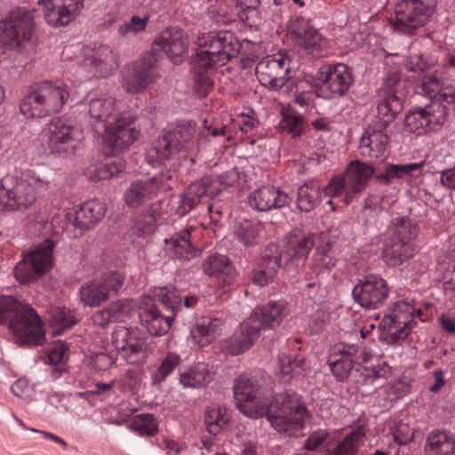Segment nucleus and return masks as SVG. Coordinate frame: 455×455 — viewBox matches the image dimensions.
Listing matches in <instances>:
<instances>
[{"instance_id":"12","label":"nucleus","mask_w":455,"mask_h":455,"mask_svg":"<svg viewBox=\"0 0 455 455\" xmlns=\"http://www.w3.org/2000/svg\"><path fill=\"white\" fill-rule=\"evenodd\" d=\"M233 392L241 413L251 419L262 418L264 410L261 404L267 397V390L257 377L249 373L241 374L234 382Z\"/></svg>"},{"instance_id":"40","label":"nucleus","mask_w":455,"mask_h":455,"mask_svg":"<svg viewBox=\"0 0 455 455\" xmlns=\"http://www.w3.org/2000/svg\"><path fill=\"white\" fill-rule=\"evenodd\" d=\"M377 117L379 122L377 123L382 127L389 125L403 109V100L401 96H385L377 95Z\"/></svg>"},{"instance_id":"41","label":"nucleus","mask_w":455,"mask_h":455,"mask_svg":"<svg viewBox=\"0 0 455 455\" xmlns=\"http://www.w3.org/2000/svg\"><path fill=\"white\" fill-rule=\"evenodd\" d=\"M294 103L305 111L310 110L318 96V87L310 78L294 79Z\"/></svg>"},{"instance_id":"3","label":"nucleus","mask_w":455,"mask_h":455,"mask_svg":"<svg viewBox=\"0 0 455 455\" xmlns=\"http://www.w3.org/2000/svg\"><path fill=\"white\" fill-rule=\"evenodd\" d=\"M0 324H6L17 343L39 346L45 340L37 312L12 296L0 297Z\"/></svg>"},{"instance_id":"30","label":"nucleus","mask_w":455,"mask_h":455,"mask_svg":"<svg viewBox=\"0 0 455 455\" xmlns=\"http://www.w3.org/2000/svg\"><path fill=\"white\" fill-rule=\"evenodd\" d=\"M188 45V38L181 29L169 28L163 30L154 40L152 48L155 52H164L168 58L177 63L187 52Z\"/></svg>"},{"instance_id":"4","label":"nucleus","mask_w":455,"mask_h":455,"mask_svg":"<svg viewBox=\"0 0 455 455\" xmlns=\"http://www.w3.org/2000/svg\"><path fill=\"white\" fill-rule=\"evenodd\" d=\"M261 408L262 417L266 416L277 432L287 435L300 430L310 416L300 395L291 388L275 393L271 399L267 395Z\"/></svg>"},{"instance_id":"61","label":"nucleus","mask_w":455,"mask_h":455,"mask_svg":"<svg viewBox=\"0 0 455 455\" xmlns=\"http://www.w3.org/2000/svg\"><path fill=\"white\" fill-rule=\"evenodd\" d=\"M212 188L218 195L223 189L233 186L238 180V172L235 170L228 171L221 175H209Z\"/></svg>"},{"instance_id":"63","label":"nucleus","mask_w":455,"mask_h":455,"mask_svg":"<svg viewBox=\"0 0 455 455\" xmlns=\"http://www.w3.org/2000/svg\"><path fill=\"white\" fill-rule=\"evenodd\" d=\"M148 20V16L142 18L132 16L129 21L119 26L117 29L118 35L125 37L131 34L135 35L141 32L146 28Z\"/></svg>"},{"instance_id":"25","label":"nucleus","mask_w":455,"mask_h":455,"mask_svg":"<svg viewBox=\"0 0 455 455\" xmlns=\"http://www.w3.org/2000/svg\"><path fill=\"white\" fill-rule=\"evenodd\" d=\"M414 311L412 304L398 300L392 305L391 313L384 316L382 324L384 328H387L394 339H404L414 324Z\"/></svg>"},{"instance_id":"42","label":"nucleus","mask_w":455,"mask_h":455,"mask_svg":"<svg viewBox=\"0 0 455 455\" xmlns=\"http://www.w3.org/2000/svg\"><path fill=\"white\" fill-rule=\"evenodd\" d=\"M211 381L207 365L198 363L186 371H180V383L185 388H200Z\"/></svg>"},{"instance_id":"55","label":"nucleus","mask_w":455,"mask_h":455,"mask_svg":"<svg viewBox=\"0 0 455 455\" xmlns=\"http://www.w3.org/2000/svg\"><path fill=\"white\" fill-rule=\"evenodd\" d=\"M304 363V358L299 355L282 354L279 356L280 372L283 374V380L289 381L293 374H299Z\"/></svg>"},{"instance_id":"21","label":"nucleus","mask_w":455,"mask_h":455,"mask_svg":"<svg viewBox=\"0 0 455 455\" xmlns=\"http://www.w3.org/2000/svg\"><path fill=\"white\" fill-rule=\"evenodd\" d=\"M112 343L118 355L128 363L140 364L146 362V341L137 329L116 328L112 333Z\"/></svg>"},{"instance_id":"37","label":"nucleus","mask_w":455,"mask_h":455,"mask_svg":"<svg viewBox=\"0 0 455 455\" xmlns=\"http://www.w3.org/2000/svg\"><path fill=\"white\" fill-rule=\"evenodd\" d=\"M315 245V236L313 234H307L300 238L291 240L284 256L287 257L286 266L291 265L298 267L303 266L305 261Z\"/></svg>"},{"instance_id":"8","label":"nucleus","mask_w":455,"mask_h":455,"mask_svg":"<svg viewBox=\"0 0 455 455\" xmlns=\"http://www.w3.org/2000/svg\"><path fill=\"white\" fill-rule=\"evenodd\" d=\"M69 98L62 81H44L35 85L22 99L20 110L27 118H40L58 113Z\"/></svg>"},{"instance_id":"7","label":"nucleus","mask_w":455,"mask_h":455,"mask_svg":"<svg viewBox=\"0 0 455 455\" xmlns=\"http://www.w3.org/2000/svg\"><path fill=\"white\" fill-rule=\"evenodd\" d=\"M417 235V224L408 216H394L381 235L382 253L391 267L402 265L414 255L412 239Z\"/></svg>"},{"instance_id":"13","label":"nucleus","mask_w":455,"mask_h":455,"mask_svg":"<svg viewBox=\"0 0 455 455\" xmlns=\"http://www.w3.org/2000/svg\"><path fill=\"white\" fill-rule=\"evenodd\" d=\"M83 131L60 118L52 120L48 127V148L58 158H70L82 148Z\"/></svg>"},{"instance_id":"54","label":"nucleus","mask_w":455,"mask_h":455,"mask_svg":"<svg viewBox=\"0 0 455 455\" xmlns=\"http://www.w3.org/2000/svg\"><path fill=\"white\" fill-rule=\"evenodd\" d=\"M50 321L56 334H60L62 331L70 329L76 323L71 311L66 307H56L53 309Z\"/></svg>"},{"instance_id":"10","label":"nucleus","mask_w":455,"mask_h":455,"mask_svg":"<svg viewBox=\"0 0 455 455\" xmlns=\"http://www.w3.org/2000/svg\"><path fill=\"white\" fill-rule=\"evenodd\" d=\"M196 132V124L194 121H182L164 129L148 156L161 163L176 157L180 153H188L194 148Z\"/></svg>"},{"instance_id":"43","label":"nucleus","mask_w":455,"mask_h":455,"mask_svg":"<svg viewBox=\"0 0 455 455\" xmlns=\"http://www.w3.org/2000/svg\"><path fill=\"white\" fill-rule=\"evenodd\" d=\"M454 104L447 103L443 100H432L429 104L422 108L430 131H436L445 124Z\"/></svg>"},{"instance_id":"28","label":"nucleus","mask_w":455,"mask_h":455,"mask_svg":"<svg viewBox=\"0 0 455 455\" xmlns=\"http://www.w3.org/2000/svg\"><path fill=\"white\" fill-rule=\"evenodd\" d=\"M386 127L378 124L368 125L363 131L358 146V154L366 159L373 160L382 157L389 144Z\"/></svg>"},{"instance_id":"19","label":"nucleus","mask_w":455,"mask_h":455,"mask_svg":"<svg viewBox=\"0 0 455 455\" xmlns=\"http://www.w3.org/2000/svg\"><path fill=\"white\" fill-rule=\"evenodd\" d=\"M290 60L287 56L278 54L262 59L256 67L259 81L274 90L283 87L291 90L294 79L291 76Z\"/></svg>"},{"instance_id":"36","label":"nucleus","mask_w":455,"mask_h":455,"mask_svg":"<svg viewBox=\"0 0 455 455\" xmlns=\"http://www.w3.org/2000/svg\"><path fill=\"white\" fill-rule=\"evenodd\" d=\"M423 165L424 162L404 164H388L385 165L383 172L376 170L373 177L378 184L387 186L392 184L395 180H401L408 176H412L416 172L419 173Z\"/></svg>"},{"instance_id":"64","label":"nucleus","mask_w":455,"mask_h":455,"mask_svg":"<svg viewBox=\"0 0 455 455\" xmlns=\"http://www.w3.org/2000/svg\"><path fill=\"white\" fill-rule=\"evenodd\" d=\"M400 86L401 81L398 73L392 72L383 79L381 85L377 89V95L400 96L398 94Z\"/></svg>"},{"instance_id":"6","label":"nucleus","mask_w":455,"mask_h":455,"mask_svg":"<svg viewBox=\"0 0 455 455\" xmlns=\"http://www.w3.org/2000/svg\"><path fill=\"white\" fill-rule=\"evenodd\" d=\"M283 310L284 306L280 301H270L256 307L227 340V352L237 355L248 350L259 338L261 330L272 329L281 323Z\"/></svg>"},{"instance_id":"27","label":"nucleus","mask_w":455,"mask_h":455,"mask_svg":"<svg viewBox=\"0 0 455 455\" xmlns=\"http://www.w3.org/2000/svg\"><path fill=\"white\" fill-rule=\"evenodd\" d=\"M292 197L280 188L263 185L253 190L248 196L250 206L259 212H269L289 205Z\"/></svg>"},{"instance_id":"56","label":"nucleus","mask_w":455,"mask_h":455,"mask_svg":"<svg viewBox=\"0 0 455 455\" xmlns=\"http://www.w3.org/2000/svg\"><path fill=\"white\" fill-rule=\"evenodd\" d=\"M129 427L131 429L137 431L140 435L152 436L157 432V426L154 416L149 413H142L136 416Z\"/></svg>"},{"instance_id":"26","label":"nucleus","mask_w":455,"mask_h":455,"mask_svg":"<svg viewBox=\"0 0 455 455\" xmlns=\"http://www.w3.org/2000/svg\"><path fill=\"white\" fill-rule=\"evenodd\" d=\"M291 33L299 47L314 57L324 52L327 41L309 21L299 19L291 28Z\"/></svg>"},{"instance_id":"45","label":"nucleus","mask_w":455,"mask_h":455,"mask_svg":"<svg viewBox=\"0 0 455 455\" xmlns=\"http://www.w3.org/2000/svg\"><path fill=\"white\" fill-rule=\"evenodd\" d=\"M181 363V357L175 352H168L160 358L151 373L152 385L160 386Z\"/></svg>"},{"instance_id":"52","label":"nucleus","mask_w":455,"mask_h":455,"mask_svg":"<svg viewBox=\"0 0 455 455\" xmlns=\"http://www.w3.org/2000/svg\"><path fill=\"white\" fill-rule=\"evenodd\" d=\"M261 228L260 225L251 222H242L235 230L236 239L244 246H253L258 243Z\"/></svg>"},{"instance_id":"29","label":"nucleus","mask_w":455,"mask_h":455,"mask_svg":"<svg viewBox=\"0 0 455 455\" xmlns=\"http://www.w3.org/2000/svg\"><path fill=\"white\" fill-rule=\"evenodd\" d=\"M106 211L103 202L98 199L87 201L67 213V226L72 225L82 231L90 229L103 219Z\"/></svg>"},{"instance_id":"14","label":"nucleus","mask_w":455,"mask_h":455,"mask_svg":"<svg viewBox=\"0 0 455 455\" xmlns=\"http://www.w3.org/2000/svg\"><path fill=\"white\" fill-rule=\"evenodd\" d=\"M390 293L387 281L379 274L359 277L351 292L353 301L366 310H377L387 302Z\"/></svg>"},{"instance_id":"58","label":"nucleus","mask_w":455,"mask_h":455,"mask_svg":"<svg viewBox=\"0 0 455 455\" xmlns=\"http://www.w3.org/2000/svg\"><path fill=\"white\" fill-rule=\"evenodd\" d=\"M68 347L60 340L53 342L45 348L42 360L45 364L56 365L65 361Z\"/></svg>"},{"instance_id":"46","label":"nucleus","mask_w":455,"mask_h":455,"mask_svg":"<svg viewBox=\"0 0 455 455\" xmlns=\"http://www.w3.org/2000/svg\"><path fill=\"white\" fill-rule=\"evenodd\" d=\"M218 331L217 321H212L209 317L199 319L196 325L191 329L190 334L194 341L200 347L207 346L215 339Z\"/></svg>"},{"instance_id":"38","label":"nucleus","mask_w":455,"mask_h":455,"mask_svg":"<svg viewBox=\"0 0 455 455\" xmlns=\"http://www.w3.org/2000/svg\"><path fill=\"white\" fill-rule=\"evenodd\" d=\"M425 455H455V437L452 434L432 431L426 441Z\"/></svg>"},{"instance_id":"50","label":"nucleus","mask_w":455,"mask_h":455,"mask_svg":"<svg viewBox=\"0 0 455 455\" xmlns=\"http://www.w3.org/2000/svg\"><path fill=\"white\" fill-rule=\"evenodd\" d=\"M4 148L3 156L10 163L16 164L24 160V150L20 142L9 134H0V149Z\"/></svg>"},{"instance_id":"9","label":"nucleus","mask_w":455,"mask_h":455,"mask_svg":"<svg viewBox=\"0 0 455 455\" xmlns=\"http://www.w3.org/2000/svg\"><path fill=\"white\" fill-rule=\"evenodd\" d=\"M155 296L170 314L164 315L155 305H145L140 307V318L142 326L152 336L165 334L171 328L175 318H179L181 298L173 286L159 287L155 291Z\"/></svg>"},{"instance_id":"33","label":"nucleus","mask_w":455,"mask_h":455,"mask_svg":"<svg viewBox=\"0 0 455 455\" xmlns=\"http://www.w3.org/2000/svg\"><path fill=\"white\" fill-rule=\"evenodd\" d=\"M216 192L212 188L211 180L208 176L191 183L180 196V204L176 212L184 216L197 206L204 196H215Z\"/></svg>"},{"instance_id":"2","label":"nucleus","mask_w":455,"mask_h":455,"mask_svg":"<svg viewBox=\"0 0 455 455\" xmlns=\"http://www.w3.org/2000/svg\"><path fill=\"white\" fill-rule=\"evenodd\" d=\"M197 45V51L190 61V69L197 86L207 90L212 86L210 73L236 56L240 44L234 33L220 30L200 35Z\"/></svg>"},{"instance_id":"51","label":"nucleus","mask_w":455,"mask_h":455,"mask_svg":"<svg viewBox=\"0 0 455 455\" xmlns=\"http://www.w3.org/2000/svg\"><path fill=\"white\" fill-rule=\"evenodd\" d=\"M323 197L328 198L326 204L331 206V210L334 212L336 206L332 201L333 198H339L342 203V197L347 195V186L343 176H335L331 179L327 185L321 188Z\"/></svg>"},{"instance_id":"18","label":"nucleus","mask_w":455,"mask_h":455,"mask_svg":"<svg viewBox=\"0 0 455 455\" xmlns=\"http://www.w3.org/2000/svg\"><path fill=\"white\" fill-rule=\"evenodd\" d=\"M124 276L119 272H110L84 283L79 289L81 302L88 307H99L123 287Z\"/></svg>"},{"instance_id":"35","label":"nucleus","mask_w":455,"mask_h":455,"mask_svg":"<svg viewBox=\"0 0 455 455\" xmlns=\"http://www.w3.org/2000/svg\"><path fill=\"white\" fill-rule=\"evenodd\" d=\"M193 228L182 229L175 233L171 238L164 240L171 245L172 256L180 260H190L200 254V251L194 247L190 242Z\"/></svg>"},{"instance_id":"47","label":"nucleus","mask_w":455,"mask_h":455,"mask_svg":"<svg viewBox=\"0 0 455 455\" xmlns=\"http://www.w3.org/2000/svg\"><path fill=\"white\" fill-rule=\"evenodd\" d=\"M365 436L364 427H357L339 443L330 455H355Z\"/></svg>"},{"instance_id":"22","label":"nucleus","mask_w":455,"mask_h":455,"mask_svg":"<svg viewBox=\"0 0 455 455\" xmlns=\"http://www.w3.org/2000/svg\"><path fill=\"white\" fill-rule=\"evenodd\" d=\"M84 0H38L45 21L52 27L66 26L80 13Z\"/></svg>"},{"instance_id":"49","label":"nucleus","mask_w":455,"mask_h":455,"mask_svg":"<svg viewBox=\"0 0 455 455\" xmlns=\"http://www.w3.org/2000/svg\"><path fill=\"white\" fill-rule=\"evenodd\" d=\"M228 423L226 410L221 407H212L206 410L204 424L206 430L212 435H219Z\"/></svg>"},{"instance_id":"15","label":"nucleus","mask_w":455,"mask_h":455,"mask_svg":"<svg viewBox=\"0 0 455 455\" xmlns=\"http://www.w3.org/2000/svg\"><path fill=\"white\" fill-rule=\"evenodd\" d=\"M35 30L33 10L17 7L0 21V41L18 47L22 42L31 41Z\"/></svg>"},{"instance_id":"44","label":"nucleus","mask_w":455,"mask_h":455,"mask_svg":"<svg viewBox=\"0 0 455 455\" xmlns=\"http://www.w3.org/2000/svg\"><path fill=\"white\" fill-rule=\"evenodd\" d=\"M323 200L321 188L313 182H305L298 189L297 205L304 212H309Z\"/></svg>"},{"instance_id":"53","label":"nucleus","mask_w":455,"mask_h":455,"mask_svg":"<svg viewBox=\"0 0 455 455\" xmlns=\"http://www.w3.org/2000/svg\"><path fill=\"white\" fill-rule=\"evenodd\" d=\"M404 124L409 132L417 135L431 132L422 108H415L408 113Z\"/></svg>"},{"instance_id":"31","label":"nucleus","mask_w":455,"mask_h":455,"mask_svg":"<svg viewBox=\"0 0 455 455\" xmlns=\"http://www.w3.org/2000/svg\"><path fill=\"white\" fill-rule=\"evenodd\" d=\"M416 92L431 100H443L447 103H455V86L437 71L423 76L416 86Z\"/></svg>"},{"instance_id":"57","label":"nucleus","mask_w":455,"mask_h":455,"mask_svg":"<svg viewBox=\"0 0 455 455\" xmlns=\"http://www.w3.org/2000/svg\"><path fill=\"white\" fill-rule=\"evenodd\" d=\"M280 127L283 132L295 139L301 136L304 132V119L302 116L299 114H286L280 122Z\"/></svg>"},{"instance_id":"1","label":"nucleus","mask_w":455,"mask_h":455,"mask_svg":"<svg viewBox=\"0 0 455 455\" xmlns=\"http://www.w3.org/2000/svg\"><path fill=\"white\" fill-rule=\"evenodd\" d=\"M88 113L93 131L102 134L107 154L115 155L128 148L137 140L139 132L131 128V116L120 114L113 98H93L89 102Z\"/></svg>"},{"instance_id":"5","label":"nucleus","mask_w":455,"mask_h":455,"mask_svg":"<svg viewBox=\"0 0 455 455\" xmlns=\"http://www.w3.org/2000/svg\"><path fill=\"white\" fill-rule=\"evenodd\" d=\"M51 180L34 170H25L20 177L6 175L0 178V211H21L30 207L45 193Z\"/></svg>"},{"instance_id":"11","label":"nucleus","mask_w":455,"mask_h":455,"mask_svg":"<svg viewBox=\"0 0 455 455\" xmlns=\"http://www.w3.org/2000/svg\"><path fill=\"white\" fill-rule=\"evenodd\" d=\"M316 80L321 83L318 96L329 100L345 96L355 82L352 68L341 62L320 66L316 71Z\"/></svg>"},{"instance_id":"16","label":"nucleus","mask_w":455,"mask_h":455,"mask_svg":"<svg viewBox=\"0 0 455 455\" xmlns=\"http://www.w3.org/2000/svg\"><path fill=\"white\" fill-rule=\"evenodd\" d=\"M54 243L46 239L40 246L24 255L14 267V275L20 283H32L42 276L52 266Z\"/></svg>"},{"instance_id":"32","label":"nucleus","mask_w":455,"mask_h":455,"mask_svg":"<svg viewBox=\"0 0 455 455\" xmlns=\"http://www.w3.org/2000/svg\"><path fill=\"white\" fill-rule=\"evenodd\" d=\"M356 350L355 345L337 344L328 356L327 363L337 381L347 380L354 366Z\"/></svg>"},{"instance_id":"59","label":"nucleus","mask_w":455,"mask_h":455,"mask_svg":"<svg viewBox=\"0 0 455 455\" xmlns=\"http://www.w3.org/2000/svg\"><path fill=\"white\" fill-rule=\"evenodd\" d=\"M279 269L259 262L258 267L251 272V280L257 286H266L273 282Z\"/></svg>"},{"instance_id":"20","label":"nucleus","mask_w":455,"mask_h":455,"mask_svg":"<svg viewBox=\"0 0 455 455\" xmlns=\"http://www.w3.org/2000/svg\"><path fill=\"white\" fill-rule=\"evenodd\" d=\"M116 66L117 62L110 46L95 43L92 48L86 50L80 63L81 80L107 76Z\"/></svg>"},{"instance_id":"39","label":"nucleus","mask_w":455,"mask_h":455,"mask_svg":"<svg viewBox=\"0 0 455 455\" xmlns=\"http://www.w3.org/2000/svg\"><path fill=\"white\" fill-rule=\"evenodd\" d=\"M154 189L148 180L132 182L124 195L125 204L130 208H138L156 196Z\"/></svg>"},{"instance_id":"48","label":"nucleus","mask_w":455,"mask_h":455,"mask_svg":"<svg viewBox=\"0 0 455 455\" xmlns=\"http://www.w3.org/2000/svg\"><path fill=\"white\" fill-rule=\"evenodd\" d=\"M336 262L328 244L319 246L312 257V270L316 275L329 274L335 267Z\"/></svg>"},{"instance_id":"62","label":"nucleus","mask_w":455,"mask_h":455,"mask_svg":"<svg viewBox=\"0 0 455 455\" xmlns=\"http://www.w3.org/2000/svg\"><path fill=\"white\" fill-rule=\"evenodd\" d=\"M156 230V220L152 215H141L135 219L132 233L139 237H146Z\"/></svg>"},{"instance_id":"23","label":"nucleus","mask_w":455,"mask_h":455,"mask_svg":"<svg viewBox=\"0 0 455 455\" xmlns=\"http://www.w3.org/2000/svg\"><path fill=\"white\" fill-rule=\"evenodd\" d=\"M375 172L376 169L367 163L359 160L350 162L343 175L347 191V195L342 197V203L349 204L358 198Z\"/></svg>"},{"instance_id":"24","label":"nucleus","mask_w":455,"mask_h":455,"mask_svg":"<svg viewBox=\"0 0 455 455\" xmlns=\"http://www.w3.org/2000/svg\"><path fill=\"white\" fill-rule=\"evenodd\" d=\"M157 61L154 52L146 53L135 61L124 76L123 87L129 93H138L153 82L152 69Z\"/></svg>"},{"instance_id":"60","label":"nucleus","mask_w":455,"mask_h":455,"mask_svg":"<svg viewBox=\"0 0 455 455\" xmlns=\"http://www.w3.org/2000/svg\"><path fill=\"white\" fill-rule=\"evenodd\" d=\"M113 322H124L131 316L134 309V302L132 299H119L108 307Z\"/></svg>"},{"instance_id":"34","label":"nucleus","mask_w":455,"mask_h":455,"mask_svg":"<svg viewBox=\"0 0 455 455\" xmlns=\"http://www.w3.org/2000/svg\"><path fill=\"white\" fill-rule=\"evenodd\" d=\"M205 275L215 278L224 285H231L235 281V268L226 255L214 253L205 258L202 263Z\"/></svg>"},{"instance_id":"17","label":"nucleus","mask_w":455,"mask_h":455,"mask_svg":"<svg viewBox=\"0 0 455 455\" xmlns=\"http://www.w3.org/2000/svg\"><path fill=\"white\" fill-rule=\"evenodd\" d=\"M435 6L424 0H400L395 5V28L411 34L424 26L433 15Z\"/></svg>"}]
</instances>
